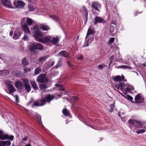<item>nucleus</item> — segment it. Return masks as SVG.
<instances>
[{"label": "nucleus", "instance_id": "1", "mask_svg": "<svg viewBox=\"0 0 146 146\" xmlns=\"http://www.w3.org/2000/svg\"><path fill=\"white\" fill-rule=\"evenodd\" d=\"M33 33L36 41L47 45L51 43L55 45H57L58 44L59 38L58 37H54L50 36L42 37V34L36 27L33 28Z\"/></svg>", "mask_w": 146, "mask_h": 146}, {"label": "nucleus", "instance_id": "2", "mask_svg": "<svg viewBox=\"0 0 146 146\" xmlns=\"http://www.w3.org/2000/svg\"><path fill=\"white\" fill-rule=\"evenodd\" d=\"M95 33V31L93 29L90 27H89L85 37V41L84 44V46H87L90 44L92 43L94 40V35Z\"/></svg>", "mask_w": 146, "mask_h": 146}, {"label": "nucleus", "instance_id": "3", "mask_svg": "<svg viewBox=\"0 0 146 146\" xmlns=\"http://www.w3.org/2000/svg\"><path fill=\"white\" fill-rule=\"evenodd\" d=\"M54 98V96L52 95H48L43 99L35 101L34 103V105L36 106H43L45 104L46 102H50Z\"/></svg>", "mask_w": 146, "mask_h": 146}, {"label": "nucleus", "instance_id": "4", "mask_svg": "<svg viewBox=\"0 0 146 146\" xmlns=\"http://www.w3.org/2000/svg\"><path fill=\"white\" fill-rule=\"evenodd\" d=\"M128 123L133 125L135 128H141V123L139 121H137L134 119H130L128 121Z\"/></svg>", "mask_w": 146, "mask_h": 146}, {"label": "nucleus", "instance_id": "5", "mask_svg": "<svg viewBox=\"0 0 146 146\" xmlns=\"http://www.w3.org/2000/svg\"><path fill=\"white\" fill-rule=\"evenodd\" d=\"M25 5V3L23 1L21 0H17V1H14L13 5L14 8H21L23 7Z\"/></svg>", "mask_w": 146, "mask_h": 146}, {"label": "nucleus", "instance_id": "6", "mask_svg": "<svg viewBox=\"0 0 146 146\" xmlns=\"http://www.w3.org/2000/svg\"><path fill=\"white\" fill-rule=\"evenodd\" d=\"M48 78L46 77L45 74H41L38 77L36 81L39 83H43L47 82Z\"/></svg>", "mask_w": 146, "mask_h": 146}, {"label": "nucleus", "instance_id": "7", "mask_svg": "<svg viewBox=\"0 0 146 146\" xmlns=\"http://www.w3.org/2000/svg\"><path fill=\"white\" fill-rule=\"evenodd\" d=\"M22 81L24 84V86L26 90L29 92L31 90V86L29 84L28 79L24 78L22 79Z\"/></svg>", "mask_w": 146, "mask_h": 146}, {"label": "nucleus", "instance_id": "8", "mask_svg": "<svg viewBox=\"0 0 146 146\" xmlns=\"http://www.w3.org/2000/svg\"><path fill=\"white\" fill-rule=\"evenodd\" d=\"M7 85L9 90V92L8 93L13 96V95L12 94V93L16 91V89L14 87L11 82H9L8 83Z\"/></svg>", "mask_w": 146, "mask_h": 146}, {"label": "nucleus", "instance_id": "9", "mask_svg": "<svg viewBox=\"0 0 146 146\" xmlns=\"http://www.w3.org/2000/svg\"><path fill=\"white\" fill-rule=\"evenodd\" d=\"M92 8L94 9L96 11L100 12L99 9H101V5L98 2H94L92 3L91 5Z\"/></svg>", "mask_w": 146, "mask_h": 146}, {"label": "nucleus", "instance_id": "10", "mask_svg": "<svg viewBox=\"0 0 146 146\" xmlns=\"http://www.w3.org/2000/svg\"><path fill=\"white\" fill-rule=\"evenodd\" d=\"M81 12L83 15L86 21H87L88 19V13L85 7L83 6L82 7Z\"/></svg>", "mask_w": 146, "mask_h": 146}, {"label": "nucleus", "instance_id": "11", "mask_svg": "<svg viewBox=\"0 0 146 146\" xmlns=\"http://www.w3.org/2000/svg\"><path fill=\"white\" fill-rule=\"evenodd\" d=\"M1 2L2 5L6 7L10 8H14V7L12 6L9 0H1Z\"/></svg>", "mask_w": 146, "mask_h": 146}, {"label": "nucleus", "instance_id": "12", "mask_svg": "<svg viewBox=\"0 0 146 146\" xmlns=\"http://www.w3.org/2000/svg\"><path fill=\"white\" fill-rule=\"evenodd\" d=\"M1 132L0 131V138L2 140H5L6 139H9L11 141L13 139V136L12 135L9 136L7 135H1Z\"/></svg>", "mask_w": 146, "mask_h": 146}, {"label": "nucleus", "instance_id": "13", "mask_svg": "<svg viewBox=\"0 0 146 146\" xmlns=\"http://www.w3.org/2000/svg\"><path fill=\"white\" fill-rule=\"evenodd\" d=\"M135 102L137 103H141L144 101V99L139 94L137 95L135 98Z\"/></svg>", "mask_w": 146, "mask_h": 146}, {"label": "nucleus", "instance_id": "14", "mask_svg": "<svg viewBox=\"0 0 146 146\" xmlns=\"http://www.w3.org/2000/svg\"><path fill=\"white\" fill-rule=\"evenodd\" d=\"M105 22L106 21L100 17L96 16L95 17V22L94 23L95 25H96L98 23H105Z\"/></svg>", "mask_w": 146, "mask_h": 146}, {"label": "nucleus", "instance_id": "15", "mask_svg": "<svg viewBox=\"0 0 146 146\" xmlns=\"http://www.w3.org/2000/svg\"><path fill=\"white\" fill-rule=\"evenodd\" d=\"M124 78L125 77L123 75L122 76L117 75L113 77V80L115 82H120L123 80Z\"/></svg>", "mask_w": 146, "mask_h": 146}, {"label": "nucleus", "instance_id": "16", "mask_svg": "<svg viewBox=\"0 0 146 146\" xmlns=\"http://www.w3.org/2000/svg\"><path fill=\"white\" fill-rule=\"evenodd\" d=\"M56 86L58 88V89L62 92V94H66L67 92L66 90L64 88L62 85L59 84H56Z\"/></svg>", "mask_w": 146, "mask_h": 146}, {"label": "nucleus", "instance_id": "17", "mask_svg": "<svg viewBox=\"0 0 146 146\" xmlns=\"http://www.w3.org/2000/svg\"><path fill=\"white\" fill-rule=\"evenodd\" d=\"M58 54L60 56H63L66 58L69 56L70 54L65 51L62 50Z\"/></svg>", "mask_w": 146, "mask_h": 146}, {"label": "nucleus", "instance_id": "18", "mask_svg": "<svg viewBox=\"0 0 146 146\" xmlns=\"http://www.w3.org/2000/svg\"><path fill=\"white\" fill-rule=\"evenodd\" d=\"M29 49L31 52L34 51L36 50V43H31L29 46Z\"/></svg>", "mask_w": 146, "mask_h": 146}, {"label": "nucleus", "instance_id": "19", "mask_svg": "<svg viewBox=\"0 0 146 146\" xmlns=\"http://www.w3.org/2000/svg\"><path fill=\"white\" fill-rule=\"evenodd\" d=\"M15 86L18 88L22 89L23 87L22 82L20 81H17L15 82Z\"/></svg>", "mask_w": 146, "mask_h": 146}, {"label": "nucleus", "instance_id": "20", "mask_svg": "<svg viewBox=\"0 0 146 146\" xmlns=\"http://www.w3.org/2000/svg\"><path fill=\"white\" fill-rule=\"evenodd\" d=\"M115 87L117 89L121 90L123 89V88L125 86V84L123 83H120L115 85Z\"/></svg>", "mask_w": 146, "mask_h": 146}, {"label": "nucleus", "instance_id": "21", "mask_svg": "<svg viewBox=\"0 0 146 146\" xmlns=\"http://www.w3.org/2000/svg\"><path fill=\"white\" fill-rule=\"evenodd\" d=\"M22 21H25L26 20L27 23L29 25H32L33 23V21L30 18H26L24 17L22 19Z\"/></svg>", "mask_w": 146, "mask_h": 146}, {"label": "nucleus", "instance_id": "22", "mask_svg": "<svg viewBox=\"0 0 146 146\" xmlns=\"http://www.w3.org/2000/svg\"><path fill=\"white\" fill-rule=\"evenodd\" d=\"M11 142L9 141H0V146H9L11 145Z\"/></svg>", "mask_w": 146, "mask_h": 146}, {"label": "nucleus", "instance_id": "23", "mask_svg": "<svg viewBox=\"0 0 146 146\" xmlns=\"http://www.w3.org/2000/svg\"><path fill=\"white\" fill-rule=\"evenodd\" d=\"M22 27L25 33H30V31L28 27V26L26 24L23 25Z\"/></svg>", "mask_w": 146, "mask_h": 146}, {"label": "nucleus", "instance_id": "24", "mask_svg": "<svg viewBox=\"0 0 146 146\" xmlns=\"http://www.w3.org/2000/svg\"><path fill=\"white\" fill-rule=\"evenodd\" d=\"M31 84L35 90H37L38 89V87L36 83L34 80H31L30 81Z\"/></svg>", "mask_w": 146, "mask_h": 146}, {"label": "nucleus", "instance_id": "25", "mask_svg": "<svg viewBox=\"0 0 146 146\" xmlns=\"http://www.w3.org/2000/svg\"><path fill=\"white\" fill-rule=\"evenodd\" d=\"M40 28L43 31H46L50 30L49 27L46 25H42L40 26Z\"/></svg>", "mask_w": 146, "mask_h": 146}, {"label": "nucleus", "instance_id": "26", "mask_svg": "<svg viewBox=\"0 0 146 146\" xmlns=\"http://www.w3.org/2000/svg\"><path fill=\"white\" fill-rule=\"evenodd\" d=\"M117 68H121L124 69H132L131 67V66H126V65H122L118 66L117 67Z\"/></svg>", "mask_w": 146, "mask_h": 146}, {"label": "nucleus", "instance_id": "27", "mask_svg": "<svg viewBox=\"0 0 146 146\" xmlns=\"http://www.w3.org/2000/svg\"><path fill=\"white\" fill-rule=\"evenodd\" d=\"M35 43L36 49L42 50L43 49L44 47L41 44L37 43L36 42Z\"/></svg>", "mask_w": 146, "mask_h": 146}, {"label": "nucleus", "instance_id": "28", "mask_svg": "<svg viewBox=\"0 0 146 146\" xmlns=\"http://www.w3.org/2000/svg\"><path fill=\"white\" fill-rule=\"evenodd\" d=\"M49 57L48 55L42 57H40L39 58V61L42 62L46 61L47 58Z\"/></svg>", "mask_w": 146, "mask_h": 146}, {"label": "nucleus", "instance_id": "29", "mask_svg": "<svg viewBox=\"0 0 146 146\" xmlns=\"http://www.w3.org/2000/svg\"><path fill=\"white\" fill-rule=\"evenodd\" d=\"M34 117L36 119L39 123H42V122L41 121V117L39 114L36 113V114Z\"/></svg>", "mask_w": 146, "mask_h": 146}, {"label": "nucleus", "instance_id": "30", "mask_svg": "<svg viewBox=\"0 0 146 146\" xmlns=\"http://www.w3.org/2000/svg\"><path fill=\"white\" fill-rule=\"evenodd\" d=\"M22 63L23 65L26 66L29 64V63L26 60V57L24 58L22 60Z\"/></svg>", "mask_w": 146, "mask_h": 146}, {"label": "nucleus", "instance_id": "31", "mask_svg": "<svg viewBox=\"0 0 146 146\" xmlns=\"http://www.w3.org/2000/svg\"><path fill=\"white\" fill-rule=\"evenodd\" d=\"M134 89V88L133 86L130 85H128L127 88L125 89L126 91L129 92L130 91L133 90Z\"/></svg>", "mask_w": 146, "mask_h": 146}, {"label": "nucleus", "instance_id": "32", "mask_svg": "<svg viewBox=\"0 0 146 146\" xmlns=\"http://www.w3.org/2000/svg\"><path fill=\"white\" fill-rule=\"evenodd\" d=\"M62 113L65 116H68L70 115V112L66 109H64L62 110Z\"/></svg>", "mask_w": 146, "mask_h": 146}, {"label": "nucleus", "instance_id": "33", "mask_svg": "<svg viewBox=\"0 0 146 146\" xmlns=\"http://www.w3.org/2000/svg\"><path fill=\"white\" fill-rule=\"evenodd\" d=\"M41 68L40 67L36 68L35 70V74L36 75L38 74L41 71Z\"/></svg>", "mask_w": 146, "mask_h": 146}, {"label": "nucleus", "instance_id": "34", "mask_svg": "<svg viewBox=\"0 0 146 146\" xmlns=\"http://www.w3.org/2000/svg\"><path fill=\"white\" fill-rule=\"evenodd\" d=\"M2 74L5 75H9L10 73V72L7 70H4L1 71Z\"/></svg>", "mask_w": 146, "mask_h": 146}, {"label": "nucleus", "instance_id": "35", "mask_svg": "<svg viewBox=\"0 0 146 146\" xmlns=\"http://www.w3.org/2000/svg\"><path fill=\"white\" fill-rule=\"evenodd\" d=\"M39 87L41 90H44L45 89L47 88V86L45 84H42L39 85Z\"/></svg>", "mask_w": 146, "mask_h": 146}, {"label": "nucleus", "instance_id": "36", "mask_svg": "<svg viewBox=\"0 0 146 146\" xmlns=\"http://www.w3.org/2000/svg\"><path fill=\"white\" fill-rule=\"evenodd\" d=\"M115 38L114 37H111L109 38V40L108 41V44L109 45L112 44L115 40Z\"/></svg>", "mask_w": 146, "mask_h": 146}, {"label": "nucleus", "instance_id": "37", "mask_svg": "<svg viewBox=\"0 0 146 146\" xmlns=\"http://www.w3.org/2000/svg\"><path fill=\"white\" fill-rule=\"evenodd\" d=\"M20 35V33H18L17 34L14 33L13 38L14 39H18Z\"/></svg>", "mask_w": 146, "mask_h": 146}, {"label": "nucleus", "instance_id": "38", "mask_svg": "<svg viewBox=\"0 0 146 146\" xmlns=\"http://www.w3.org/2000/svg\"><path fill=\"white\" fill-rule=\"evenodd\" d=\"M50 17L54 19L55 21H56L58 20L59 18L58 17L55 15H51L50 16Z\"/></svg>", "mask_w": 146, "mask_h": 146}, {"label": "nucleus", "instance_id": "39", "mask_svg": "<svg viewBox=\"0 0 146 146\" xmlns=\"http://www.w3.org/2000/svg\"><path fill=\"white\" fill-rule=\"evenodd\" d=\"M146 131V130L144 129H140L136 131V133L138 134L140 133H143L144 132Z\"/></svg>", "mask_w": 146, "mask_h": 146}, {"label": "nucleus", "instance_id": "40", "mask_svg": "<svg viewBox=\"0 0 146 146\" xmlns=\"http://www.w3.org/2000/svg\"><path fill=\"white\" fill-rule=\"evenodd\" d=\"M62 58H61L59 60L58 63L57 64V65L56 66V67H59L60 66L62 65Z\"/></svg>", "mask_w": 146, "mask_h": 146}, {"label": "nucleus", "instance_id": "41", "mask_svg": "<svg viewBox=\"0 0 146 146\" xmlns=\"http://www.w3.org/2000/svg\"><path fill=\"white\" fill-rule=\"evenodd\" d=\"M117 56H118L116 58V60L118 61H121L122 60L121 56L120 55V54L119 53H118L117 54Z\"/></svg>", "mask_w": 146, "mask_h": 146}, {"label": "nucleus", "instance_id": "42", "mask_svg": "<svg viewBox=\"0 0 146 146\" xmlns=\"http://www.w3.org/2000/svg\"><path fill=\"white\" fill-rule=\"evenodd\" d=\"M110 109L109 110V111L110 112H111L113 111L114 108V104H111L110 105Z\"/></svg>", "mask_w": 146, "mask_h": 146}, {"label": "nucleus", "instance_id": "43", "mask_svg": "<svg viewBox=\"0 0 146 146\" xmlns=\"http://www.w3.org/2000/svg\"><path fill=\"white\" fill-rule=\"evenodd\" d=\"M28 9L29 11H31L34 10L35 8L33 6L30 5L28 6Z\"/></svg>", "mask_w": 146, "mask_h": 146}, {"label": "nucleus", "instance_id": "44", "mask_svg": "<svg viewBox=\"0 0 146 146\" xmlns=\"http://www.w3.org/2000/svg\"><path fill=\"white\" fill-rule=\"evenodd\" d=\"M106 66L107 67V65H105L104 64H102L99 65L98 66V67L99 69L102 70V68Z\"/></svg>", "mask_w": 146, "mask_h": 146}, {"label": "nucleus", "instance_id": "45", "mask_svg": "<svg viewBox=\"0 0 146 146\" xmlns=\"http://www.w3.org/2000/svg\"><path fill=\"white\" fill-rule=\"evenodd\" d=\"M31 69L30 68H28L27 67H25L24 68L23 70L24 71V72L26 73L27 72L30 71Z\"/></svg>", "mask_w": 146, "mask_h": 146}, {"label": "nucleus", "instance_id": "46", "mask_svg": "<svg viewBox=\"0 0 146 146\" xmlns=\"http://www.w3.org/2000/svg\"><path fill=\"white\" fill-rule=\"evenodd\" d=\"M44 66L46 68H49L50 67V64L49 62H47L45 63Z\"/></svg>", "mask_w": 146, "mask_h": 146}, {"label": "nucleus", "instance_id": "47", "mask_svg": "<svg viewBox=\"0 0 146 146\" xmlns=\"http://www.w3.org/2000/svg\"><path fill=\"white\" fill-rule=\"evenodd\" d=\"M21 74V71L17 70L15 75L16 76H19Z\"/></svg>", "mask_w": 146, "mask_h": 146}, {"label": "nucleus", "instance_id": "48", "mask_svg": "<svg viewBox=\"0 0 146 146\" xmlns=\"http://www.w3.org/2000/svg\"><path fill=\"white\" fill-rule=\"evenodd\" d=\"M115 29L114 27L113 26H110V31L111 33H113Z\"/></svg>", "mask_w": 146, "mask_h": 146}, {"label": "nucleus", "instance_id": "49", "mask_svg": "<svg viewBox=\"0 0 146 146\" xmlns=\"http://www.w3.org/2000/svg\"><path fill=\"white\" fill-rule=\"evenodd\" d=\"M117 12H113L111 13V15L113 17H114L117 15Z\"/></svg>", "mask_w": 146, "mask_h": 146}, {"label": "nucleus", "instance_id": "50", "mask_svg": "<svg viewBox=\"0 0 146 146\" xmlns=\"http://www.w3.org/2000/svg\"><path fill=\"white\" fill-rule=\"evenodd\" d=\"M13 97L15 98V101L17 102H19V98L18 96L17 95H16L15 96L13 95Z\"/></svg>", "mask_w": 146, "mask_h": 146}, {"label": "nucleus", "instance_id": "51", "mask_svg": "<svg viewBox=\"0 0 146 146\" xmlns=\"http://www.w3.org/2000/svg\"><path fill=\"white\" fill-rule=\"evenodd\" d=\"M78 59L79 60H82L83 58V56L82 55H80L79 56L77 57Z\"/></svg>", "mask_w": 146, "mask_h": 146}, {"label": "nucleus", "instance_id": "52", "mask_svg": "<svg viewBox=\"0 0 146 146\" xmlns=\"http://www.w3.org/2000/svg\"><path fill=\"white\" fill-rule=\"evenodd\" d=\"M17 71L16 70H14L12 71L11 72V74L14 76H15Z\"/></svg>", "mask_w": 146, "mask_h": 146}, {"label": "nucleus", "instance_id": "53", "mask_svg": "<svg viewBox=\"0 0 146 146\" xmlns=\"http://www.w3.org/2000/svg\"><path fill=\"white\" fill-rule=\"evenodd\" d=\"M23 38L24 40H27L28 38V36L27 35H25Z\"/></svg>", "mask_w": 146, "mask_h": 146}, {"label": "nucleus", "instance_id": "54", "mask_svg": "<svg viewBox=\"0 0 146 146\" xmlns=\"http://www.w3.org/2000/svg\"><path fill=\"white\" fill-rule=\"evenodd\" d=\"M114 57V56H113V55L111 56L110 58V61H112L113 60Z\"/></svg>", "mask_w": 146, "mask_h": 146}, {"label": "nucleus", "instance_id": "55", "mask_svg": "<svg viewBox=\"0 0 146 146\" xmlns=\"http://www.w3.org/2000/svg\"><path fill=\"white\" fill-rule=\"evenodd\" d=\"M27 139H28L27 137H25L23 138L22 139V140L23 141H27Z\"/></svg>", "mask_w": 146, "mask_h": 146}, {"label": "nucleus", "instance_id": "56", "mask_svg": "<svg viewBox=\"0 0 146 146\" xmlns=\"http://www.w3.org/2000/svg\"><path fill=\"white\" fill-rule=\"evenodd\" d=\"M13 31L12 30H11L10 32V33H9V34H10V35L11 36L13 34Z\"/></svg>", "mask_w": 146, "mask_h": 146}, {"label": "nucleus", "instance_id": "57", "mask_svg": "<svg viewBox=\"0 0 146 146\" xmlns=\"http://www.w3.org/2000/svg\"><path fill=\"white\" fill-rule=\"evenodd\" d=\"M54 61L52 62V63L50 64V67L52 66L54 64Z\"/></svg>", "mask_w": 146, "mask_h": 146}, {"label": "nucleus", "instance_id": "58", "mask_svg": "<svg viewBox=\"0 0 146 146\" xmlns=\"http://www.w3.org/2000/svg\"><path fill=\"white\" fill-rule=\"evenodd\" d=\"M111 23L114 25H115L116 24V22L115 21H112L111 22Z\"/></svg>", "mask_w": 146, "mask_h": 146}, {"label": "nucleus", "instance_id": "59", "mask_svg": "<svg viewBox=\"0 0 146 146\" xmlns=\"http://www.w3.org/2000/svg\"><path fill=\"white\" fill-rule=\"evenodd\" d=\"M128 98L131 100L133 99V98L131 96H128Z\"/></svg>", "mask_w": 146, "mask_h": 146}, {"label": "nucleus", "instance_id": "60", "mask_svg": "<svg viewBox=\"0 0 146 146\" xmlns=\"http://www.w3.org/2000/svg\"><path fill=\"white\" fill-rule=\"evenodd\" d=\"M74 100H77V98L76 97H74Z\"/></svg>", "mask_w": 146, "mask_h": 146}, {"label": "nucleus", "instance_id": "61", "mask_svg": "<svg viewBox=\"0 0 146 146\" xmlns=\"http://www.w3.org/2000/svg\"><path fill=\"white\" fill-rule=\"evenodd\" d=\"M142 66H146V63H144L142 64Z\"/></svg>", "mask_w": 146, "mask_h": 146}, {"label": "nucleus", "instance_id": "62", "mask_svg": "<svg viewBox=\"0 0 146 146\" xmlns=\"http://www.w3.org/2000/svg\"><path fill=\"white\" fill-rule=\"evenodd\" d=\"M25 146H31V145L29 144H28L25 145Z\"/></svg>", "mask_w": 146, "mask_h": 146}, {"label": "nucleus", "instance_id": "63", "mask_svg": "<svg viewBox=\"0 0 146 146\" xmlns=\"http://www.w3.org/2000/svg\"><path fill=\"white\" fill-rule=\"evenodd\" d=\"M112 61H110V62L109 64V66H110V64L112 63Z\"/></svg>", "mask_w": 146, "mask_h": 146}, {"label": "nucleus", "instance_id": "64", "mask_svg": "<svg viewBox=\"0 0 146 146\" xmlns=\"http://www.w3.org/2000/svg\"><path fill=\"white\" fill-rule=\"evenodd\" d=\"M118 92H119V93H120L121 95H123L119 91H118Z\"/></svg>", "mask_w": 146, "mask_h": 146}]
</instances>
